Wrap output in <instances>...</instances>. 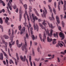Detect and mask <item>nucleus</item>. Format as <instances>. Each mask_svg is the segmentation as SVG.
<instances>
[{"mask_svg":"<svg viewBox=\"0 0 66 66\" xmlns=\"http://www.w3.org/2000/svg\"><path fill=\"white\" fill-rule=\"evenodd\" d=\"M32 18H33V22L34 23V30H35L36 29L37 30V31H38V30L39 29L38 28V26L37 24H36V26H35V19L36 20H37V17L36 16H34V15H33V14H32Z\"/></svg>","mask_w":66,"mask_h":66,"instance_id":"f257e3e1","label":"nucleus"},{"mask_svg":"<svg viewBox=\"0 0 66 66\" xmlns=\"http://www.w3.org/2000/svg\"><path fill=\"white\" fill-rule=\"evenodd\" d=\"M10 40H11V42H10L9 43V46L10 48H12V46L15 44V42H13V36H11L10 38Z\"/></svg>","mask_w":66,"mask_h":66,"instance_id":"f03ea898","label":"nucleus"},{"mask_svg":"<svg viewBox=\"0 0 66 66\" xmlns=\"http://www.w3.org/2000/svg\"><path fill=\"white\" fill-rule=\"evenodd\" d=\"M19 21H21V16L22 13L23 14V11L22 10V9H21V7L20 6L19 9Z\"/></svg>","mask_w":66,"mask_h":66,"instance_id":"7ed1b4c3","label":"nucleus"},{"mask_svg":"<svg viewBox=\"0 0 66 66\" xmlns=\"http://www.w3.org/2000/svg\"><path fill=\"white\" fill-rule=\"evenodd\" d=\"M24 41L25 42L24 44V48L25 49V54L27 53L28 52V49L26 48V47L27 46V41H26V37H24Z\"/></svg>","mask_w":66,"mask_h":66,"instance_id":"20e7f679","label":"nucleus"},{"mask_svg":"<svg viewBox=\"0 0 66 66\" xmlns=\"http://www.w3.org/2000/svg\"><path fill=\"white\" fill-rule=\"evenodd\" d=\"M45 32L47 35V34L48 36L51 37V36L52 35V33L53 32V30H51V31L50 33H49V30H48V29H47L46 30H45Z\"/></svg>","mask_w":66,"mask_h":66,"instance_id":"39448f33","label":"nucleus"},{"mask_svg":"<svg viewBox=\"0 0 66 66\" xmlns=\"http://www.w3.org/2000/svg\"><path fill=\"white\" fill-rule=\"evenodd\" d=\"M44 10L45 11V12L44 10H43V14H42V16L43 17H45V18H46V15L47 13V10L45 8H44Z\"/></svg>","mask_w":66,"mask_h":66,"instance_id":"423d86ee","label":"nucleus"},{"mask_svg":"<svg viewBox=\"0 0 66 66\" xmlns=\"http://www.w3.org/2000/svg\"><path fill=\"white\" fill-rule=\"evenodd\" d=\"M59 35L60 37H62L61 39V40H62L64 39V34H63V33L62 32H60L59 33Z\"/></svg>","mask_w":66,"mask_h":66,"instance_id":"0eeeda50","label":"nucleus"},{"mask_svg":"<svg viewBox=\"0 0 66 66\" xmlns=\"http://www.w3.org/2000/svg\"><path fill=\"white\" fill-rule=\"evenodd\" d=\"M20 57L21 60L22 62H24L26 61V56H24V57H23L21 55L20 56Z\"/></svg>","mask_w":66,"mask_h":66,"instance_id":"6e6552de","label":"nucleus"},{"mask_svg":"<svg viewBox=\"0 0 66 66\" xmlns=\"http://www.w3.org/2000/svg\"><path fill=\"white\" fill-rule=\"evenodd\" d=\"M44 34L43 35V39H42V42L43 41V42H45L44 40H46V34L45 33V32H44Z\"/></svg>","mask_w":66,"mask_h":66,"instance_id":"1a4fd4ad","label":"nucleus"},{"mask_svg":"<svg viewBox=\"0 0 66 66\" xmlns=\"http://www.w3.org/2000/svg\"><path fill=\"white\" fill-rule=\"evenodd\" d=\"M46 22H47V24H48L49 28H51L52 29H54V28H55V26H53L52 24H51L50 25L49 23L47 21H46Z\"/></svg>","mask_w":66,"mask_h":66,"instance_id":"9d476101","label":"nucleus"},{"mask_svg":"<svg viewBox=\"0 0 66 66\" xmlns=\"http://www.w3.org/2000/svg\"><path fill=\"white\" fill-rule=\"evenodd\" d=\"M16 43L17 47L19 48H20L21 47V45H22V44H19V41L18 40H16Z\"/></svg>","mask_w":66,"mask_h":66,"instance_id":"9b49d317","label":"nucleus"},{"mask_svg":"<svg viewBox=\"0 0 66 66\" xmlns=\"http://www.w3.org/2000/svg\"><path fill=\"white\" fill-rule=\"evenodd\" d=\"M31 32V37L32 36V40H34L35 39V37L34 36V35H33V31H30Z\"/></svg>","mask_w":66,"mask_h":66,"instance_id":"f8f14e48","label":"nucleus"},{"mask_svg":"<svg viewBox=\"0 0 66 66\" xmlns=\"http://www.w3.org/2000/svg\"><path fill=\"white\" fill-rule=\"evenodd\" d=\"M47 42H49V43H51V42L53 40L52 39L50 38L49 37H47Z\"/></svg>","mask_w":66,"mask_h":66,"instance_id":"ddd939ff","label":"nucleus"},{"mask_svg":"<svg viewBox=\"0 0 66 66\" xmlns=\"http://www.w3.org/2000/svg\"><path fill=\"white\" fill-rule=\"evenodd\" d=\"M26 30V28H25V27H23L22 29L21 30V31L20 32V34L21 35L22 34L23 32L25 31V30Z\"/></svg>","mask_w":66,"mask_h":66,"instance_id":"4468645a","label":"nucleus"},{"mask_svg":"<svg viewBox=\"0 0 66 66\" xmlns=\"http://www.w3.org/2000/svg\"><path fill=\"white\" fill-rule=\"evenodd\" d=\"M11 2H10L7 4V6H9V8L11 11H12V6H11Z\"/></svg>","mask_w":66,"mask_h":66,"instance_id":"2eb2a0df","label":"nucleus"},{"mask_svg":"<svg viewBox=\"0 0 66 66\" xmlns=\"http://www.w3.org/2000/svg\"><path fill=\"white\" fill-rule=\"evenodd\" d=\"M0 60H3V53H1L0 54Z\"/></svg>","mask_w":66,"mask_h":66,"instance_id":"dca6fc26","label":"nucleus"},{"mask_svg":"<svg viewBox=\"0 0 66 66\" xmlns=\"http://www.w3.org/2000/svg\"><path fill=\"white\" fill-rule=\"evenodd\" d=\"M3 37H1V39H2L3 43V44H5H5L6 43H7H7L5 42V40H4V39H3Z\"/></svg>","mask_w":66,"mask_h":66,"instance_id":"f3484780","label":"nucleus"},{"mask_svg":"<svg viewBox=\"0 0 66 66\" xmlns=\"http://www.w3.org/2000/svg\"><path fill=\"white\" fill-rule=\"evenodd\" d=\"M57 20V21L58 23L59 24L60 23V20H59V16H56V17Z\"/></svg>","mask_w":66,"mask_h":66,"instance_id":"a211bd4d","label":"nucleus"},{"mask_svg":"<svg viewBox=\"0 0 66 66\" xmlns=\"http://www.w3.org/2000/svg\"><path fill=\"white\" fill-rule=\"evenodd\" d=\"M1 51H2V52H3V53L4 55L6 57H7V54H6V53H5V52L2 49H1Z\"/></svg>","mask_w":66,"mask_h":66,"instance_id":"6ab92c4d","label":"nucleus"},{"mask_svg":"<svg viewBox=\"0 0 66 66\" xmlns=\"http://www.w3.org/2000/svg\"><path fill=\"white\" fill-rule=\"evenodd\" d=\"M52 17L53 18V20L52 19V18L50 17L49 19L50 20H54V17H53V13H52Z\"/></svg>","mask_w":66,"mask_h":66,"instance_id":"aec40b11","label":"nucleus"},{"mask_svg":"<svg viewBox=\"0 0 66 66\" xmlns=\"http://www.w3.org/2000/svg\"><path fill=\"white\" fill-rule=\"evenodd\" d=\"M64 4L63 5L64 6V11H66V1H64Z\"/></svg>","mask_w":66,"mask_h":66,"instance_id":"412c9836","label":"nucleus"},{"mask_svg":"<svg viewBox=\"0 0 66 66\" xmlns=\"http://www.w3.org/2000/svg\"><path fill=\"white\" fill-rule=\"evenodd\" d=\"M34 11H35L36 14L38 16H39V14L37 12V11H36V9L35 8L34 9Z\"/></svg>","mask_w":66,"mask_h":66,"instance_id":"4be33fe9","label":"nucleus"},{"mask_svg":"<svg viewBox=\"0 0 66 66\" xmlns=\"http://www.w3.org/2000/svg\"><path fill=\"white\" fill-rule=\"evenodd\" d=\"M61 1H59L58 3V8L59 11L60 10V5L61 4Z\"/></svg>","mask_w":66,"mask_h":66,"instance_id":"5701e85b","label":"nucleus"},{"mask_svg":"<svg viewBox=\"0 0 66 66\" xmlns=\"http://www.w3.org/2000/svg\"><path fill=\"white\" fill-rule=\"evenodd\" d=\"M25 13L26 15H27V18L28 19V21H29L30 20V18H29V16H28V13L27 12V11H25Z\"/></svg>","mask_w":66,"mask_h":66,"instance_id":"b1692460","label":"nucleus"},{"mask_svg":"<svg viewBox=\"0 0 66 66\" xmlns=\"http://www.w3.org/2000/svg\"><path fill=\"white\" fill-rule=\"evenodd\" d=\"M39 37L42 42H43V40H42V35L41 34H40L39 35Z\"/></svg>","mask_w":66,"mask_h":66,"instance_id":"393cba45","label":"nucleus"},{"mask_svg":"<svg viewBox=\"0 0 66 66\" xmlns=\"http://www.w3.org/2000/svg\"><path fill=\"white\" fill-rule=\"evenodd\" d=\"M31 56H29V61L30 62L31 66H32V63L31 61Z\"/></svg>","mask_w":66,"mask_h":66,"instance_id":"a878e982","label":"nucleus"},{"mask_svg":"<svg viewBox=\"0 0 66 66\" xmlns=\"http://www.w3.org/2000/svg\"><path fill=\"white\" fill-rule=\"evenodd\" d=\"M12 58L13 60H14L15 61V63L16 65H17V60L15 59V58L13 57H12Z\"/></svg>","mask_w":66,"mask_h":66,"instance_id":"bb28decb","label":"nucleus"},{"mask_svg":"<svg viewBox=\"0 0 66 66\" xmlns=\"http://www.w3.org/2000/svg\"><path fill=\"white\" fill-rule=\"evenodd\" d=\"M39 26L41 27V28H42V29H45V31H46V29H45V28L44 27V26L42 25L40 23H39Z\"/></svg>","mask_w":66,"mask_h":66,"instance_id":"cd10ccee","label":"nucleus"},{"mask_svg":"<svg viewBox=\"0 0 66 66\" xmlns=\"http://www.w3.org/2000/svg\"><path fill=\"white\" fill-rule=\"evenodd\" d=\"M56 39H53V45H55L56 43Z\"/></svg>","mask_w":66,"mask_h":66,"instance_id":"c85d7f7f","label":"nucleus"},{"mask_svg":"<svg viewBox=\"0 0 66 66\" xmlns=\"http://www.w3.org/2000/svg\"><path fill=\"white\" fill-rule=\"evenodd\" d=\"M16 56L17 60V62H18V60H19V56H18V53H16Z\"/></svg>","mask_w":66,"mask_h":66,"instance_id":"c756f323","label":"nucleus"},{"mask_svg":"<svg viewBox=\"0 0 66 66\" xmlns=\"http://www.w3.org/2000/svg\"><path fill=\"white\" fill-rule=\"evenodd\" d=\"M53 36L55 37H56V36L57 38H58V33L56 32V34H53Z\"/></svg>","mask_w":66,"mask_h":66,"instance_id":"7c9ffc66","label":"nucleus"},{"mask_svg":"<svg viewBox=\"0 0 66 66\" xmlns=\"http://www.w3.org/2000/svg\"><path fill=\"white\" fill-rule=\"evenodd\" d=\"M59 46L62 48V46L60 45V44L59 43H58L56 45V47H57V48H59Z\"/></svg>","mask_w":66,"mask_h":66,"instance_id":"2f4dec72","label":"nucleus"},{"mask_svg":"<svg viewBox=\"0 0 66 66\" xmlns=\"http://www.w3.org/2000/svg\"><path fill=\"white\" fill-rule=\"evenodd\" d=\"M3 37H4L5 39H7L9 38V37H8L7 35H5L3 36Z\"/></svg>","mask_w":66,"mask_h":66,"instance_id":"473e14b6","label":"nucleus"},{"mask_svg":"<svg viewBox=\"0 0 66 66\" xmlns=\"http://www.w3.org/2000/svg\"><path fill=\"white\" fill-rule=\"evenodd\" d=\"M5 50L6 51H7V45H8V44L6 43L5 44Z\"/></svg>","mask_w":66,"mask_h":66,"instance_id":"72a5a7b5","label":"nucleus"},{"mask_svg":"<svg viewBox=\"0 0 66 66\" xmlns=\"http://www.w3.org/2000/svg\"><path fill=\"white\" fill-rule=\"evenodd\" d=\"M8 51L9 55L10 56H11V54L10 53V49L8 48Z\"/></svg>","mask_w":66,"mask_h":66,"instance_id":"f704fd0d","label":"nucleus"},{"mask_svg":"<svg viewBox=\"0 0 66 66\" xmlns=\"http://www.w3.org/2000/svg\"><path fill=\"white\" fill-rule=\"evenodd\" d=\"M18 29L20 31H21V29H22V27H21V25L18 27Z\"/></svg>","mask_w":66,"mask_h":66,"instance_id":"c9c22d12","label":"nucleus"},{"mask_svg":"<svg viewBox=\"0 0 66 66\" xmlns=\"http://www.w3.org/2000/svg\"><path fill=\"white\" fill-rule=\"evenodd\" d=\"M9 62L10 64H12V63H13V64H14V62H13V60L12 59L10 60Z\"/></svg>","mask_w":66,"mask_h":66,"instance_id":"e433bc0d","label":"nucleus"},{"mask_svg":"<svg viewBox=\"0 0 66 66\" xmlns=\"http://www.w3.org/2000/svg\"><path fill=\"white\" fill-rule=\"evenodd\" d=\"M0 23L1 24H2L3 23V20L2 19V18H0Z\"/></svg>","mask_w":66,"mask_h":66,"instance_id":"4c0bfd02","label":"nucleus"},{"mask_svg":"<svg viewBox=\"0 0 66 66\" xmlns=\"http://www.w3.org/2000/svg\"><path fill=\"white\" fill-rule=\"evenodd\" d=\"M48 6L49 7V9L50 10V12H51V13H52V10L51 8L50 7V6H49V5H48Z\"/></svg>","mask_w":66,"mask_h":66,"instance_id":"58836bf2","label":"nucleus"},{"mask_svg":"<svg viewBox=\"0 0 66 66\" xmlns=\"http://www.w3.org/2000/svg\"><path fill=\"white\" fill-rule=\"evenodd\" d=\"M23 6L24 8H25V9H27V5L26 4H25Z\"/></svg>","mask_w":66,"mask_h":66,"instance_id":"ea45409f","label":"nucleus"},{"mask_svg":"<svg viewBox=\"0 0 66 66\" xmlns=\"http://www.w3.org/2000/svg\"><path fill=\"white\" fill-rule=\"evenodd\" d=\"M62 25L63 27V28H64V26H65V23H64V22H63V21H62Z\"/></svg>","mask_w":66,"mask_h":66,"instance_id":"a19ab883","label":"nucleus"},{"mask_svg":"<svg viewBox=\"0 0 66 66\" xmlns=\"http://www.w3.org/2000/svg\"><path fill=\"white\" fill-rule=\"evenodd\" d=\"M2 12H3V13H4V12H5V10H4V9H2V10H1L0 13H2Z\"/></svg>","mask_w":66,"mask_h":66,"instance_id":"79ce46f5","label":"nucleus"},{"mask_svg":"<svg viewBox=\"0 0 66 66\" xmlns=\"http://www.w3.org/2000/svg\"><path fill=\"white\" fill-rule=\"evenodd\" d=\"M53 11L54 14H55V15L56 14V12H55V10L54 8H53Z\"/></svg>","mask_w":66,"mask_h":66,"instance_id":"37998d69","label":"nucleus"},{"mask_svg":"<svg viewBox=\"0 0 66 66\" xmlns=\"http://www.w3.org/2000/svg\"><path fill=\"white\" fill-rule=\"evenodd\" d=\"M40 48H39V47L38 46L37 48V51L38 52H40Z\"/></svg>","mask_w":66,"mask_h":66,"instance_id":"c03bdc74","label":"nucleus"},{"mask_svg":"<svg viewBox=\"0 0 66 66\" xmlns=\"http://www.w3.org/2000/svg\"><path fill=\"white\" fill-rule=\"evenodd\" d=\"M0 28H1V29L2 30V32H3V27L2 26L0 25Z\"/></svg>","mask_w":66,"mask_h":66,"instance_id":"a18cd8bd","label":"nucleus"},{"mask_svg":"<svg viewBox=\"0 0 66 66\" xmlns=\"http://www.w3.org/2000/svg\"><path fill=\"white\" fill-rule=\"evenodd\" d=\"M28 23H29V27L30 28L31 27V24H30V21H28Z\"/></svg>","mask_w":66,"mask_h":66,"instance_id":"49530a36","label":"nucleus"},{"mask_svg":"<svg viewBox=\"0 0 66 66\" xmlns=\"http://www.w3.org/2000/svg\"><path fill=\"white\" fill-rule=\"evenodd\" d=\"M60 53L61 54H63V55H65V53H64V52H60Z\"/></svg>","mask_w":66,"mask_h":66,"instance_id":"de8ad7c7","label":"nucleus"},{"mask_svg":"<svg viewBox=\"0 0 66 66\" xmlns=\"http://www.w3.org/2000/svg\"><path fill=\"white\" fill-rule=\"evenodd\" d=\"M13 7V9H14V10H15L16 9V5H14V6H12Z\"/></svg>","mask_w":66,"mask_h":66,"instance_id":"09e8293b","label":"nucleus"},{"mask_svg":"<svg viewBox=\"0 0 66 66\" xmlns=\"http://www.w3.org/2000/svg\"><path fill=\"white\" fill-rule=\"evenodd\" d=\"M32 55L33 56L35 55V53H34V50H32Z\"/></svg>","mask_w":66,"mask_h":66,"instance_id":"8fccbe9b","label":"nucleus"},{"mask_svg":"<svg viewBox=\"0 0 66 66\" xmlns=\"http://www.w3.org/2000/svg\"><path fill=\"white\" fill-rule=\"evenodd\" d=\"M44 21H43V23H42V24H43V25H45V22H46V21L45 20H44Z\"/></svg>","mask_w":66,"mask_h":66,"instance_id":"3c124183","label":"nucleus"},{"mask_svg":"<svg viewBox=\"0 0 66 66\" xmlns=\"http://www.w3.org/2000/svg\"><path fill=\"white\" fill-rule=\"evenodd\" d=\"M54 6H55V8L56 7V2H55L54 3Z\"/></svg>","mask_w":66,"mask_h":66,"instance_id":"603ef678","label":"nucleus"},{"mask_svg":"<svg viewBox=\"0 0 66 66\" xmlns=\"http://www.w3.org/2000/svg\"><path fill=\"white\" fill-rule=\"evenodd\" d=\"M9 35H11V29H9Z\"/></svg>","mask_w":66,"mask_h":66,"instance_id":"864d4df0","label":"nucleus"},{"mask_svg":"<svg viewBox=\"0 0 66 66\" xmlns=\"http://www.w3.org/2000/svg\"><path fill=\"white\" fill-rule=\"evenodd\" d=\"M26 37H27V38L28 39V38H29V36H28V34H26Z\"/></svg>","mask_w":66,"mask_h":66,"instance_id":"5fc2aeb1","label":"nucleus"},{"mask_svg":"<svg viewBox=\"0 0 66 66\" xmlns=\"http://www.w3.org/2000/svg\"><path fill=\"white\" fill-rule=\"evenodd\" d=\"M30 44L31 47V46H32V42L31 40H30Z\"/></svg>","mask_w":66,"mask_h":66,"instance_id":"6e6d98bb","label":"nucleus"},{"mask_svg":"<svg viewBox=\"0 0 66 66\" xmlns=\"http://www.w3.org/2000/svg\"><path fill=\"white\" fill-rule=\"evenodd\" d=\"M23 24L24 26H27V23L26 22H25V23H24Z\"/></svg>","mask_w":66,"mask_h":66,"instance_id":"4d7b16f0","label":"nucleus"},{"mask_svg":"<svg viewBox=\"0 0 66 66\" xmlns=\"http://www.w3.org/2000/svg\"><path fill=\"white\" fill-rule=\"evenodd\" d=\"M22 51H24V46L22 47Z\"/></svg>","mask_w":66,"mask_h":66,"instance_id":"13d9d810","label":"nucleus"},{"mask_svg":"<svg viewBox=\"0 0 66 66\" xmlns=\"http://www.w3.org/2000/svg\"><path fill=\"white\" fill-rule=\"evenodd\" d=\"M12 35H13V34H14V30H13V29H12Z\"/></svg>","mask_w":66,"mask_h":66,"instance_id":"bf43d9fd","label":"nucleus"},{"mask_svg":"<svg viewBox=\"0 0 66 66\" xmlns=\"http://www.w3.org/2000/svg\"><path fill=\"white\" fill-rule=\"evenodd\" d=\"M2 3L3 4V5L4 6H5V3H4V2L3 1V3Z\"/></svg>","mask_w":66,"mask_h":66,"instance_id":"052dcab7","label":"nucleus"},{"mask_svg":"<svg viewBox=\"0 0 66 66\" xmlns=\"http://www.w3.org/2000/svg\"><path fill=\"white\" fill-rule=\"evenodd\" d=\"M27 27H28V32H30V30H29V26H28V25H27Z\"/></svg>","mask_w":66,"mask_h":66,"instance_id":"680f3d73","label":"nucleus"},{"mask_svg":"<svg viewBox=\"0 0 66 66\" xmlns=\"http://www.w3.org/2000/svg\"><path fill=\"white\" fill-rule=\"evenodd\" d=\"M6 64H9V61H8V60L7 59L6 60Z\"/></svg>","mask_w":66,"mask_h":66,"instance_id":"e2e57ef3","label":"nucleus"},{"mask_svg":"<svg viewBox=\"0 0 66 66\" xmlns=\"http://www.w3.org/2000/svg\"><path fill=\"white\" fill-rule=\"evenodd\" d=\"M24 17L25 19V20H26V14H25V13H24Z\"/></svg>","mask_w":66,"mask_h":66,"instance_id":"0e129e2a","label":"nucleus"},{"mask_svg":"<svg viewBox=\"0 0 66 66\" xmlns=\"http://www.w3.org/2000/svg\"><path fill=\"white\" fill-rule=\"evenodd\" d=\"M8 20H7L6 19H5V23H7V22H8Z\"/></svg>","mask_w":66,"mask_h":66,"instance_id":"69168bd1","label":"nucleus"},{"mask_svg":"<svg viewBox=\"0 0 66 66\" xmlns=\"http://www.w3.org/2000/svg\"><path fill=\"white\" fill-rule=\"evenodd\" d=\"M6 20L9 21V20H10V19H9V18L8 17H6Z\"/></svg>","mask_w":66,"mask_h":66,"instance_id":"338daca9","label":"nucleus"},{"mask_svg":"<svg viewBox=\"0 0 66 66\" xmlns=\"http://www.w3.org/2000/svg\"><path fill=\"white\" fill-rule=\"evenodd\" d=\"M57 59L58 60V62H60V59L59 57H57Z\"/></svg>","mask_w":66,"mask_h":66,"instance_id":"774afa93","label":"nucleus"}]
</instances>
